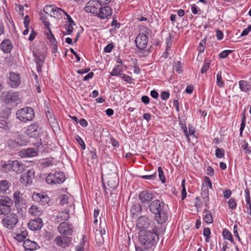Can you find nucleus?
<instances>
[{"label": "nucleus", "mask_w": 251, "mask_h": 251, "mask_svg": "<svg viewBox=\"0 0 251 251\" xmlns=\"http://www.w3.org/2000/svg\"><path fill=\"white\" fill-rule=\"evenodd\" d=\"M2 99L5 103H18L20 101L19 95L17 93L9 91L7 93L3 92Z\"/></svg>", "instance_id": "423d86ee"}, {"label": "nucleus", "mask_w": 251, "mask_h": 251, "mask_svg": "<svg viewBox=\"0 0 251 251\" xmlns=\"http://www.w3.org/2000/svg\"><path fill=\"white\" fill-rule=\"evenodd\" d=\"M211 231L209 228L205 227L203 229V234L205 237V241L209 242L210 238Z\"/></svg>", "instance_id": "37998d69"}, {"label": "nucleus", "mask_w": 251, "mask_h": 251, "mask_svg": "<svg viewBox=\"0 0 251 251\" xmlns=\"http://www.w3.org/2000/svg\"><path fill=\"white\" fill-rule=\"evenodd\" d=\"M201 195L203 199L204 204L206 208H208L209 198V190L206 188V186L201 185Z\"/></svg>", "instance_id": "aec40b11"}, {"label": "nucleus", "mask_w": 251, "mask_h": 251, "mask_svg": "<svg viewBox=\"0 0 251 251\" xmlns=\"http://www.w3.org/2000/svg\"><path fill=\"white\" fill-rule=\"evenodd\" d=\"M7 83L11 88H17L21 83L20 74L10 72L9 73V76Z\"/></svg>", "instance_id": "6e6552de"}, {"label": "nucleus", "mask_w": 251, "mask_h": 251, "mask_svg": "<svg viewBox=\"0 0 251 251\" xmlns=\"http://www.w3.org/2000/svg\"><path fill=\"white\" fill-rule=\"evenodd\" d=\"M12 171L17 174H21L26 169V165L18 160L13 161Z\"/></svg>", "instance_id": "dca6fc26"}, {"label": "nucleus", "mask_w": 251, "mask_h": 251, "mask_svg": "<svg viewBox=\"0 0 251 251\" xmlns=\"http://www.w3.org/2000/svg\"><path fill=\"white\" fill-rule=\"evenodd\" d=\"M107 185L112 190L115 189L119 185L118 178L116 176L109 177L107 181Z\"/></svg>", "instance_id": "b1692460"}, {"label": "nucleus", "mask_w": 251, "mask_h": 251, "mask_svg": "<svg viewBox=\"0 0 251 251\" xmlns=\"http://www.w3.org/2000/svg\"><path fill=\"white\" fill-rule=\"evenodd\" d=\"M251 31V25H249L248 26L245 28L241 33V36H244L248 35Z\"/></svg>", "instance_id": "69168bd1"}, {"label": "nucleus", "mask_w": 251, "mask_h": 251, "mask_svg": "<svg viewBox=\"0 0 251 251\" xmlns=\"http://www.w3.org/2000/svg\"><path fill=\"white\" fill-rule=\"evenodd\" d=\"M23 247L26 251H33L39 248L36 242L31 241L29 239H26L24 242Z\"/></svg>", "instance_id": "a211bd4d"}, {"label": "nucleus", "mask_w": 251, "mask_h": 251, "mask_svg": "<svg viewBox=\"0 0 251 251\" xmlns=\"http://www.w3.org/2000/svg\"><path fill=\"white\" fill-rule=\"evenodd\" d=\"M202 185H204V186H206L207 188H208V187H209L210 189L212 188V185L211 181L210 179L207 176L204 177V181H203V183H202Z\"/></svg>", "instance_id": "09e8293b"}, {"label": "nucleus", "mask_w": 251, "mask_h": 251, "mask_svg": "<svg viewBox=\"0 0 251 251\" xmlns=\"http://www.w3.org/2000/svg\"><path fill=\"white\" fill-rule=\"evenodd\" d=\"M11 183L7 180L3 179L0 181V194L6 193L8 190Z\"/></svg>", "instance_id": "5701e85b"}, {"label": "nucleus", "mask_w": 251, "mask_h": 251, "mask_svg": "<svg viewBox=\"0 0 251 251\" xmlns=\"http://www.w3.org/2000/svg\"><path fill=\"white\" fill-rule=\"evenodd\" d=\"M38 150L35 148L23 149L19 152V156L22 158L33 157L37 156Z\"/></svg>", "instance_id": "f8f14e48"}, {"label": "nucleus", "mask_w": 251, "mask_h": 251, "mask_svg": "<svg viewBox=\"0 0 251 251\" xmlns=\"http://www.w3.org/2000/svg\"><path fill=\"white\" fill-rule=\"evenodd\" d=\"M100 8H101V3L99 1L91 0L87 3L85 7V10L87 12H90L98 16Z\"/></svg>", "instance_id": "0eeeda50"}, {"label": "nucleus", "mask_w": 251, "mask_h": 251, "mask_svg": "<svg viewBox=\"0 0 251 251\" xmlns=\"http://www.w3.org/2000/svg\"><path fill=\"white\" fill-rule=\"evenodd\" d=\"M69 218V211H60L58 212L56 216V221L60 222L64 221H67Z\"/></svg>", "instance_id": "393cba45"}, {"label": "nucleus", "mask_w": 251, "mask_h": 251, "mask_svg": "<svg viewBox=\"0 0 251 251\" xmlns=\"http://www.w3.org/2000/svg\"><path fill=\"white\" fill-rule=\"evenodd\" d=\"M43 195V194L34 192L32 194V199L35 201L39 202L41 201V198Z\"/></svg>", "instance_id": "864d4df0"}, {"label": "nucleus", "mask_w": 251, "mask_h": 251, "mask_svg": "<svg viewBox=\"0 0 251 251\" xmlns=\"http://www.w3.org/2000/svg\"><path fill=\"white\" fill-rule=\"evenodd\" d=\"M210 63L208 62H204V64L201 69V73L202 74L205 73L209 68Z\"/></svg>", "instance_id": "bf43d9fd"}, {"label": "nucleus", "mask_w": 251, "mask_h": 251, "mask_svg": "<svg viewBox=\"0 0 251 251\" xmlns=\"http://www.w3.org/2000/svg\"><path fill=\"white\" fill-rule=\"evenodd\" d=\"M206 42V39H203L200 42L199 45L198 47V50L199 51V52L202 53L204 52L205 48Z\"/></svg>", "instance_id": "a19ab883"}, {"label": "nucleus", "mask_w": 251, "mask_h": 251, "mask_svg": "<svg viewBox=\"0 0 251 251\" xmlns=\"http://www.w3.org/2000/svg\"><path fill=\"white\" fill-rule=\"evenodd\" d=\"M11 210V207L5 205H0V214H5L9 212Z\"/></svg>", "instance_id": "603ef678"}, {"label": "nucleus", "mask_w": 251, "mask_h": 251, "mask_svg": "<svg viewBox=\"0 0 251 251\" xmlns=\"http://www.w3.org/2000/svg\"><path fill=\"white\" fill-rule=\"evenodd\" d=\"M13 199L15 205L19 206L23 201V194L18 191L15 192L13 194Z\"/></svg>", "instance_id": "c756f323"}, {"label": "nucleus", "mask_w": 251, "mask_h": 251, "mask_svg": "<svg viewBox=\"0 0 251 251\" xmlns=\"http://www.w3.org/2000/svg\"><path fill=\"white\" fill-rule=\"evenodd\" d=\"M74 25L73 24H66L65 25V28L67 30V33L68 34L71 33L73 31V25Z\"/></svg>", "instance_id": "e2e57ef3"}, {"label": "nucleus", "mask_w": 251, "mask_h": 251, "mask_svg": "<svg viewBox=\"0 0 251 251\" xmlns=\"http://www.w3.org/2000/svg\"><path fill=\"white\" fill-rule=\"evenodd\" d=\"M228 203L229 205V208L231 209H235L237 206L236 201L234 198H230L228 201Z\"/></svg>", "instance_id": "8fccbe9b"}, {"label": "nucleus", "mask_w": 251, "mask_h": 251, "mask_svg": "<svg viewBox=\"0 0 251 251\" xmlns=\"http://www.w3.org/2000/svg\"><path fill=\"white\" fill-rule=\"evenodd\" d=\"M245 201L247 203L246 208H247V212L250 215H251V197H250V190L248 188L245 189Z\"/></svg>", "instance_id": "4be33fe9"}, {"label": "nucleus", "mask_w": 251, "mask_h": 251, "mask_svg": "<svg viewBox=\"0 0 251 251\" xmlns=\"http://www.w3.org/2000/svg\"><path fill=\"white\" fill-rule=\"evenodd\" d=\"M89 156L88 160H90V161L93 163L94 161L97 159V157L96 149H92V150L90 151Z\"/></svg>", "instance_id": "c03bdc74"}, {"label": "nucleus", "mask_w": 251, "mask_h": 251, "mask_svg": "<svg viewBox=\"0 0 251 251\" xmlns=\"http://www.w3.org/2000/svg\"><path fill=\"white\" fill-rule=\"evenodd\" d=\"M41 20L42 21L43 24H44V26L48 29H50V24L49 23V22L48 21V19L47 18L44 17V16H42L41 18Z\"/></svg>", "instance_id": "680f3d73"}, {"label": "nucleus", "mask_w": 251, "mask_h": 251, "mask_svg": "<svg viewBox=\"0 0 251 251\" xmlns=\"http://www.w3.org/2000/svg\"><path fill=\"white\" fill-rule=\"evenodd\" d=\"M33 55L35 57V61L36 64L37 70L38 72H42V68L45 60V56L42 53L35 54L33 52Z\"/></svg>", "instance_id": "ddd939ff"}, {"label": "nucleus", "mask_w": 251, "mask_h": 251, "mask_svg": "<svg viewBox=\"0 0 251 251\" xmlns=\"http://www.w3.org/2000/svg\"><path fill=\"white\" fill-rule=\"evenodd\" d=\"M158 173L160 180L162 183H164L166 182V177L161 167H158Z\"/></svg>", "instance_id": "a18cd8bd"}, {"label": "nucleus", "mask_w": 251, "mask_h": 251, "mask_svg": "<svg viewBox=\"0 0 251 251\" xmlns=\"http://www.w3.org/2000/svg\"><path fill=\"white\" fill-rule=\"evenodd\" d=\"M43 226L42 220L40 218H37L31 220L28 224V226L31 230H37L41 228Z\"/></svg>", "instance_id": "4468645a"}, {"label": "nucleus", "mask_w": 251, "mask_h": 251, "mask_svg": "<svg viewBox=\"0 0 251 251\" xmlns=\"http://www.w3.org/2000/svg\"><path fill=\"white\" fill-rule=\"evenodd\" d=\"M242 149L244 150V152L246 154H250L251 152V148L249 147L247 142L244 141L241 146Z\"/></svg>", "instance_id": "49530a36"}, {"label": "nucleus", "mask_w": 251, "mask_h": 251, "mask_svg": "<svg viewBox=\"0 0 251 251\" xmlns=\"http://www.w3.org/2000/svg\"><path fill=\"white\" fill-rule=\"evenodd\" d=\"M35 172L33 169H29L26 173L22 174L20 178V182L25 185L30 184L32 183V179L34 176Z\"/></svg>", "instance_id": "9d476101"}, {"label": "nucleus", "mask_w": 251, "mask_h": 251, "mask_svg": "<svg viewBox=\"0 0 251 251\" xmlns=\"http://www.w3.org/2000/svg\"><path fill=\"white\" fill-rule=\"evenodd\" d=\"M0 48L4 52H10L12 48L11 41L8 39L4 40L0 44Z\"/></svg>", "instance_id": "412c9836"}, {"label": "nucleus", "mask_w": 251, "mask_h": 251, "mask_svg": "<svg viewBox=\"0 0 251 251\" xmlns=\"http://www.w3.org/2000/svg\"><path fill=\"white\" fill-rule=\"evenodd\" d=\"M53 165L52 160L51 159H46L41 163V165L43 168H47Z\"/></svg>", "instance_id": "79ce46f5"}, {"label": "nucleus", "mask_w": 251, "mask_h": 251, "mask_svg": "<svg viewBox=\"0 0 251 251\" xmlns=\"http://www.w3.org/2000/svg\"><path fill=\"white\" fill-rule=\"evenodd\" d=\"M148 37L145 33H140L136 37L135 43L137 47L141 50L145 49L148 44Z\"/></svg>", "instance_id": "1a4fd4ad"}, {"label": "nucleus", "mask_w": 251, "mask_h": 251, "mask_svg": "<svg viewBox=\"0 0 251 251\" xmlns=\"http://www.w3.org/2000/svg\"><path fill=\"white\" fill-rule=\"evenodd\" d=\"M65 180V176L62 172L50 173L46 177V180L48 184L53 185L61 184Z\"/></svg>", "instance_id": "20e7f679"}, {"label": "nucleus", "mask_w": 251, "mask_h": 251, "mask_svg": "<svg viewBox=\"0 0 251 251\" xmlns=\"http://www.w3.org/2000/svg\"><path fill=\"white\" fill-rule=\"evenodd\" d=\"M19 221L18 216L16 214L10 213L6 215L2 219V224L4 227L12 229Z\"/></svg>", "instance_id": "f03ea898"}, {"label": "nucleus", "mask_w": 251, "mask_h": 251, "mask_svg": "<svg viewBox=\"0 0 251 251\" xmlns=\"http://www.w3.org/2000/svg\"><path fill=\"white\" fill-rule=\"evenodd\" d=\"M50 201V198L46 195L43 194V197L41 198V201L39 202L41 203L42 205H45L48 203Z\"/></svg>", "instance_id": "13d9d810"}, {"label": "nucleus", "mask_w": 251, "mask_h": 251, "mask_svg": "<svg viewBox=\"0 0 251 251\" xmlns=\"http://www.w3.org/2000/svg\"><path fill=\"white\" fill-rule=\"evenodd\" d=\"M122 78L125 81L129 83H130L131 82L132 78L130 76L125 74H122Z\"/></svg>", "instance_id": "774afa93"}, {"label": "nucleus", "mask_w": 251, "mask_h": 251, "mask_svg": "<svg viewBox=\"0 0 251 251\" xmlns=\"http://www.w3.org/2000/svg\"><path fill=\"white\" fill-rule=\"evenodd\" d=\"M64 12L65 11L63 9L55 6L53 8L52 13L51 14L50 16L56 18H61L62 17V13L63 12L64 13Z\"/></svg>", "instance_id": "7c9ffc66"}, {"label": "nucleus", "mask_w": 251, "mask_h": 251, "mask_svg": "<svg viewBox=\"0 0 251 251\" xmlns=\"http://www.w3.org/2000/svg\"><path fill=\"white\" fill-rule=\"evenodd\" d=\"M48 119L50 125L52 126H55V125L57 124V122L54 116H52L51 118H49Z\"/></svg>", "instance_id": "0e129e2a"}, {"label": "nucleus", "mask_w": 251, "mask_h": 251, "mask_svg": "<svg viewBox=\"0 0 251 251\" xmlns=\"http://www.w3.org/2000/svg\"><path fill=\"white\" fill-rule=\"evenodd\" d=\"M13 161L8 160L2 165V168L5 172L12 170Z\"/></svg>", "instance_id": "c9c22d12"}, {"label": "nucleus", "mask_w": 251, "mask_h": 251, "mask_svg": "<svg viewBox=\"0 0 251 251\" xmlns=\"http://www.w3.org/2000/svg\"><path fill=\"white\" fill-rule=\"evenodd\" d=\"M137 226L140 229L147 228L148 223L146 221V219L143 217L139 218L137 222Z\"/></svg>", "instance_id": "2f4dec72"}, {"label": "nucleus", "mask_w": 251, "mask_h": 251, "mask_svg": "<svg viewBox=\"0 0 251 251\" xmlns=\"http://www.w3.org/2000/svg\"><path fill=\"white\" fill-rule=\"evenodd\" d=\"M123 72L122 67L120 65H117L116 67L114 68L111 72L110 75L111 76H118L122 75L121 73Z\"/></svg>", "instance_id": "f704fd0d"}, {"label": "nucleus", "mask_w": 251, "mask_h": 251, "mask_svg": "<svg viewBox=\"0 0 251 251\" xmlns=\"http://www.w3.org/2000/svg\"><path fill=\"white\" fill-rule=\"evenodd\" d=\"M239 87L241 91L248 92L250 90L251 86L249 83L246 80H242L239 82Z\"/></svg>", "instance_id": "c85d7f7f"}, {"label": "nucleus", "mask_w": 251, "mask_h": 251, "mask_svg": "<svg viewBox=\"0 0 251 251\" xmlns=\"http://www.w3.org/2000/svg\"><path fill=\"white\" fill-rule=\"evenodd\" d=\"M215 155L218 158H222L225 155V151L223 149L217 148L215 151Z\"/></svg>", "instance_id": "de8ad7c7"}, {"label": "nucleus", "mask_w": 251, "mask_h": 251, "mask_svg": "<svg viewBox=\"0 0 251 251\" xmlns=\"http://www.w3.org/2000/svg\"><path fill=\"white\" fill-rule=\"evenodd\" d=\"M54 241L57 245L64 248L68 247L71 242L70 238L63 236H57Z\"/></svg>", "instance_id": "2eb2a0df"}, {"label": "nucleus", "mask_w": 251, "mask_h": 251, "mask_svg": "<svg viewBox=\"0 0 251 251\" xmlns=\"http://www.w3.org/2000/svg\"><path fill=\"white\" fill-rule=\"evenodd\" d=\"M232 52V50H225L219 54V56L220 58H225Z\"/></svg>", "instance_id": "5fc2aeb1"}, {"label": "nucleus", "mask_w": 251, "mask_h": 251, "mask_svg": "<svg viewBox=\"0 0 251 251\" xmlns=\"http://www.w3.org/2000/svg\"><path fill=\"white\" fill-rule=\"evenodd\" d=\"M16 117L21 122L25 123L31 121L35 116L33 109L30 107H25L18 110L16 114Z\"/></svg>", "instance_id": "f257e3e1"}, {"label": "nucleus", "mask_w": 251, "mask_h": 251, "mask_svg": "<svg viewBox=\"0 0 251 251\" xmlns=\"http://www.w3.org/2000/svg\"><path fill=\"white\" fill-rule=\"evenodd\" d=\"M70 198V196L69 194H64L61 195L59 197L60 203L62 205H64L65 204L67 203L68 202V201Z\"/></svg>", "instance_id": "ea45409f"}, {"label": "nucleus", "mask_w": 251, "mask_h": 251, "mask_svg": "<svg viewBox=\"0 0 251 251\" xmlns=\"http://www.w3.org/2000/svg\"><path fill=\"white\" fill-rule=\"evenodd\" d=\"M216 84L220 88H223L224 86V82L223 80L221 72H218L216 76Z\"/></svg>", "instance_id": "e433bc0d"}, {"label": "nucleus", "mask_w": 251, "mask_h": 251, "mask_svg": "<svg viewBox=\"0 0 251 251\" xmlns=\"http://www.w3.org/2000/svg\"><path fill=\"white\" fill-rule=\"evenodd\" d=\"M156 173L151 175H144L140 176L142 178L148 180H154L156 178Z\"/></svg>", "instance_id": "6e6d98bb"}, {"label": "nucleus", "mask_w": 251, "mask_h": 251, "mask_svg": "<svg viewBox=\"0 0 251 251\" xmlns=\"http://www.w3.org/2000/svg\"><path fill=\"white\" fill-rule=\"evenodd\" d=\"M48 32H46V35L47 36V38L50 41V43L52 44V45H55V44H57V42L55 38L54 35L52 33L50 29H48Z\"/></svg>", "instance_id": "72a5a7b5"}, {"label": "nucleus", "mask_w": 251, "mask_h": 251, "mask_svg": "<svg viewBox=\"0 0 251 251\" xmlns=\"http://www.w3.org/2000/svg\"><path fill=\"white\" fill-rule=\"evenodd\" d=\"M112 12V9L108 6H105L103 7L101 6L98 16L102 19H104L110 16L111 15Z\"/></svg>", "instance_id": "6ab92c4d"}, {"label": "nucleus", "mask_w": 251, "mask_h": 251, "mask_svg": "<svg viewBox=\"0 0 251 251\" xmlns=\"http://www.w3.org/2000/svg\"><path fill=\"white\" fill-rule=\"evenodd\" d=\"M57 229L61 234L69 236L73 232V226L68 223L63 222L58 226Z\"/></svg>", "instance_id": "9b49d317"}, {"label": "nucleus", "mask_w": 251, "mask_h": 251, "mask_svg": "<svg viewBox=\"0 0 251 251\" xmlns=\"http://www.w3.org/2000/svg\"><path fill=\"white\" fill-rule=\"evenodd\" d=\"M203 220L207 224H211L213 222V219L211 212L205 209L203 211Z\"/></svg>", "instance_id": "bb28decb"}, {"label": "nucleus", "mask_w": 251, "mask_h": 251, "mask_svg": "<svg viewBox=\"0 0 251 251\" xmlns=\"http://www.w3.org/2000/svg\"><path fill=\"white\" fill-rule=\"evenodd\" d=\"M54 5H46L44 8V11L46 13L51 15V14L52 13L53 8L54 7Z\"/></svg>", "instance_id": "3c124183"}, {"label": "nucleus", "mask_w": 251, "mask_h": 251, "mask_svg": "<svg viewBox=\"0 0 251 251\" xmlns=\"http://www.w3.org/2000/svg\"><path fill=\"white\" fill-rule=\"evenodd\" d=\"M28 213L34 216H39L41 213V210L36 205H32L28 209Z\"/></svg>", "instance_id": "cd10ccee"}, {"label": "nucleus", "mask_w": 251, "mask_h": 251, "mask_svg": "<svg viewBox=\"0 0 251 251\" xmlns=\"http://www.w3.org/2000/svg\"><path fill=\"white\" fill-rule=\"evenodd\" d=\"M223 235L225 239H227L231 242H233L232 236L228 230L224 229L223 231Z\"/></svg>", "instance_id": "4c0bfd02"}, {"label": "nucleus", "mask_w": 251, "mask_h": 251, "mask_svg": "<svg viewBox=\"0 0 251 251\" xmlns=\"http://www.w3.org/2000/svg\"><path fill=\"white\" fill-rule=\"evenodd\" d=\"M142 210V206L139 203H136L133 205L131 208L132 213L134 215L136 213L140 212Z\"/></svg>", "instance_id": "58836bf2"}, {"label": "nucleus", "mask_w": 251, "mask_h": 251, "mask_svg": "<svg viewBox=\"0 0 251 251\" xmlns=\"http://www.w3.org/2000/svg\"><path fill=\"white\" fill-rule=\"evenodd\" d=\"M168 206L164 202H159L158 206V223L163 224L165 223L168 217Z\"/></svg>", "instance_id": "7ed1b4c3"}, {"label": "nucleus", "mask_w": 251, "mask_h": 251, "mask_svg": "<svg viewBox=\"0 0 251 251\" xmlns=\"http://www.w3.org/2000/svg\"><path fill=\"white\" fill-rule=\"evenodd\" d=\"M155 197L154 194L149 191H143L140 192L139 198L143 202H145L151 201Z\"/></svg>", "instance_id": "f3484780"}, {"label": "nucleus", "mask_w": 251, "mask_h": 251, "mask_svg": "<svg viewBox=\"0 0 251 251\" xmlns=\"http://www.w3.org/2000/svg\"><path fill=\"white\" fill-rule=\"evenodd\" d=\"M0 128H3L5 130H7L9 129L7 123L5 121H1L0 122Z\"/></svg>", "instance_id": "338daca9"}, {"label": "nucleus", "mask_w": 251, "mask_h": 251, "mask_svg": "<svg viewBox=\"0 0 251 251\" xmlns=\"http://www.w3.org/2000/svg\"><path fill=\"white\" fill-rule=\"evenodd\" d=\"M13 201L7 196H2L0 198V205L11 207Z\"/></svg>", "instance_id": "a878e982"}, {"label": "nucleus", "mask_w": 251, "mask_h": 251, "mask_svg": "<svg viewBox=\"0 0 251 251\" xmlns=\"http://www.w3.org/2000/svg\"><path fill=\"white\" fill-rule=\"evenodd\" d=\"M25 133L31 138L38 137L41 133V128L38 123H34L27 127Z\"/></svg>", "instance_id": "39448f33"}, {"label": "nucleus", "mask_w": 251, "mask_h": 251, "mask_svg": "<svg viewBox=\"0 0 251 251\" xmlns=\"http://www.w3.org/2000/svg\"><path fill=\"white\" fill-rule=\"evenodd\" d=\"M75 139L77 141V142H78V143L80 145L81 148L83 150L85 149V143H84V141H83L82 139L79 136L76 135L75 136Z\"/></svg>", "instance_id": "4d7b16f0"}, {"label": "nucleus", "mask_w": 251, "mask_h": 251, "mask_svg": "<svg viewBox=\"0 0 251 251\" xmlns=\"http://www.w3.org/2000/svg\"><path fill=\"white\" fill-rule=\"evenodd\" d=\"M182 67V64L180 62V61H178L176 63V64L175 66V69L176 71L178 74H180L182 73V70H181V68Z\"/></svg>", "instance_id": "052dcab7"}, {"label": "nucleus", "mask_w": 251, "mask_h": 251, "mask_svg": "<svg viewBox=\"0 0 251 251\" xmlns=\"http://www.w3.org/2000/svg\"><path fill=\"white\" fill-rule=\"evenodd\" d=\"M150 211L154 215V217H157V201L154 200L149 205Z\"/></svg>", "instance_id": "473e14b6"}]
</instances>
